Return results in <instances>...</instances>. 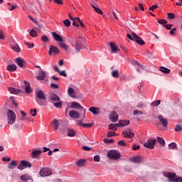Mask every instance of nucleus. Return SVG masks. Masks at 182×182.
I'll list each match as a JSON object with an SVG mask.
<instances>
[{
	"label": "nucleus",
	"instance_id": "f257e3e1",
	"mask_svg": "<svg viewBox=\"0 0 182 182\" xmlns=\"http://www.w3.org/2000/svg\"><path fill=\"white\" fill-rule=\"evenodd\" d=\"M52 36L54 38L56 42H60L58 45L60 46V48H62V49H64V50H69V46L63 43V38H62L60 35L54 31L52 33Z\"/></svg>",
	"mask_w": 182,
	"mask_h": 182
},
{
	"label": "nucleus",
	"instance_id": "f03ea898",
	"mask_svg": "<svg viewBox=\"0 0 182 182\" xmlns=\"http://www.w3.org/2000/svg\"><path fill=\"white\" fill-rule=\"evenodd\" d=\"M165 177L168 178L169 182H182V177L176 176V173L168 172L164 174Z\"/></svg>",
	"mask_w": 182,
	"mask_h": 182
},
{
	"label": "nucleus",
	"instance_id": "7ed1b4c3",
	"mask_svg": "<svg viewBox=\"0 0 182 182\" xmlns=\"http://www.w3.org/2000/svg\"><path fill=\"white\" fill-rule=\"evenodd\" d=\"M107 156L110 160H119L122 157V154L117 150L109 151Z\"/></svg>",
	"mask_w": 182,
	"mask_h": 182
},
{
	"label": "nucleus",
	"instance_id": "20e7f679",
	"mask_svg": "<svg viewBox=\"0 0 182 182\" xmlns=\"http://www.w3.org/2000/svg\"><path fill=\"white\" fill-rule=\"evenodd\" d=\"M6 114L8 124H14V123H15L16 120V114H15V112H14V111L11 109H8Z\"/></svg>",
	"mask_w": 182,
	"mask_h": 182
},
{
	"label": "nucleus",
	"instance_id": "39448f33",
	"mask_svg": "<svg viewBox=\"0 0 182 182\" xmlns=\"http://www.w3.org/2000/svg\"><path fill=\"white\" fill-rule=\"evenodd\" d=\"M70 109H78L82 112V119H86V109L77 102H72L70 106Z\"/></svg>",
	"mask_w": 182,
	"mask_h": 182
},
{
	"label": "nucleus",
	"instance_id": "423d86ee",
	"mask_svg": "<svg viewBox=\"0 0 182 182\" xmlns=\"http://www.w3.org/2000/svg\"><path fill=\"white\" fill-rule=\"evenodd\" d=\"M32 167V164L28 161L22 160L20 164L17 166L18 170H25V168H31Z\"/></svg>",
	"mask_w": 182,
	"mask_h": 182
},
{
	"label": "nucleus",
	"instance_id": "0eeeda50",
	"mask_svg": "<svg viewBox=\"0 0 182 182\" xmlns=\"http://www.w3.org/2000/svg\"><path fill=\"white\" fill-rule=\"evenodd\" d=\"M75 53H80L82 49H85L80 40H75L73 46Z\"/></svg>",
	"mask_w": 182,
	"mask_h": 182
},
{
	"label": "nucleus",
	"instance_id": "6e6552de",
	"mask_svg": "<svg viewBox=\"0 0 182 182\" xmlns=\"http://www.w3.org/2000/svg\"><path fill=\"white\" fill-rule=\"evenodd\" d=\"M156 141V139H149L144 144V146L146 147V149H154Z\"/></svg>",
	"mask_w": 182,
	"mask_h": 182
},
{
	"label": "nucleus",
	"instance_id": "1a4fd4ad",
	"mask_svg": "<svg viewBox=\"0 0 182 182\" xmlns=\"http://www.w3.org/2000/svg\"><path fill=\"white\" fill-rule=\"evenodd\" d=\"M39 174L41 177H48V176L52 174V171L49 168H42L39 171Z\"/></svg>",
	"mask_w": 182,
	"mask_h": 182
},
{
	"label": "nucleus",
	"instance_id": "9d476101",
	"mask_svg": "<svg viewBox=\"0 0 182 182\" xmlns=\"http://www.w3.org/2000/svg\"><path fill=\"white\" fill-rule=\"evenodd\" d=\"M132 35L135 41V42H136V43H138L139 45H146V43L144 42V41H143V39L141 37H139V36H137V34H136V33L134 32H132Z\"/></svg>",
	"mask_w": 182,
	"mask_h": 182
},
{
	"label": "nucleus",
	"instance_id": "9b49d317",
	"mask_svg": "<svg viewBox=\"0 0 182 182\" xmlns=\"http://www.w3.org/2000/svg\"><path fill=\"white\" fill-rule=\"evenodd\" d=\"M53 53H55V55H58L60 53V50H59V48H58V47L50 45L48 50V55L52 56Z\"/></svg>",
	"mask_w": 182,
	"mask_h": 182
},
{
	"label": "nucleus",
	"instance_id": "f8f14e48",
	"mask_svg": "<svg viewBox=\"0 0 182 182\" xmlns=\"http://www.w3.org/2000/svg\"><path fill=\"white\" fill-rule=\"evenodd\" d=\"M109 120L112 122V123H116V122L119 120V114H117V112H116V111H113L109 115Z\"/></svg>",
	"mask_w": 182,
	"mask_h": 182
},
{
	"label": "nucleus",
	"instance_id": "ddd939ff",
	"mask_svg": "<svg viewBox=\"0 0 182 182\" xmlns=\"http://www.w3.org/2000/svg\"><path fill=\"white\" fill-rule=\"evenodd\" d=\"M15 63L21 68H25V65H26V61L21 57L16 58Z\"/></svg>",
	"mask_w": 182,
	"mask_h": 182
},
{
	"label": "nucleus",
	"instance_id": "4468645a",
	"mask_svg": "<svg viewBox=\"0 0 182 182\" xmlns=\"http://www.w3.org/2000/svg\"><path fill=\"white\" fill-rule=\"evenodd\" d=\"M69 116L71 119H80V114L73 109L69 112Z\"/></svg>",
	"mask_w": 182,
	"mask_h": 182
},
{
	"label": "nucleus",
	"instance_id": "2eb2a0df",
	"mask_svg": "<svg viewBox=\"0 0 182 182\" xmlns=\"http://www.w3.org/2000/svg\"><path fill=\"white\" fill-rule=\"evenodd\" d=\"M83 120H85V119H83L82 115V119L77 121L78 126H82V127H92L93 126V123L85 124L83 123Z\"/></svg>",
	"mask_w": 182,
	"mask_h": 182
},
{
	"label": "nucleus",
	"instance_id": "dca6fc26",
	"mask_svg": "<svg viewBox=\"0 0 182 182\" xmlns=\"http://www.w3.org/2000/svg\"><path fill=\"white\" fill-rule=\"evenodd\" d=\"M123 135L124 137H128L129 139H132V137H134V133L132 132V129H128L123 132Z\"/></svg>",
	"mask_w": 182,
	"mask_h": 182
},
{
	"label": "nucleus",
	"instance_id": "f3484780",
	"mask_svg": "<svg viewBox=\"0 0 182 182\" xmlns=\"http://www.w3.org/2000/svg\"><path fill=\"white\" fill-rule=\"evenodd\" d=\"M35 100L39 106H48V101L46 99L35 98Z\"/></svg>",
	"mask_w": 182,
	"mask_h": 182
},
{
	"label": "nucleus",
	"instance_id": "a211bd4d",
	"mask_svg": "<svg viewBox=\"0 0 182 182\" xmlns=\"http://www.w3.org/2000/svg\"><path fill=\"white\" fill-rule=\"evenodd\" d=\"M158 119H159L160 123L162 124V126L164 127H167V126L168 125V121H167L166 119L163 117V115H159Z\"/></svg>",
	"mask_w": 182,
	"mask_h": 182
},
{
	"label": "nucleus",
	"instance_id": "6ab92c4d",
	"mask_svg": "<svg viewBox=\"0 0 182 182\" xmlns=\"http://www.w3.org/2000/svg\"><path fill=\"white\" fill-rule=\"evenodd\" d=\"M88 110L94 115H97L100 113V108L97 107H91L88 109Z\"/></svg>",
	"mask_w": 182,
	"mask_h": 182
},
{
	"label": "nucleus",
	"instance_id": "aec40b11",
	"mask_svg": "<svg viewBox=\"0 0 182 182\" xmlns=\"http://www.w3.org/2000/svg\"><path fill=\"white\" fill-rule=\"evenodd\" d=\"M48 97L51 102H59L60 100V97L55 93H50Z\"/></svg>",
	"mask_w": 182,
	"mask_h": 182
},
{
	"label": "nucleus",
	"instance_id": "412c9836",
	"mask_svg": "<svg viewBox=\"0 0 182 182\" xmlns=\"http://www.w3.org/2000/svg\"><path fill=\"white\" fill-rule=\"evenodd\" d=\"M130 124V121L129 120H119V123L116 124L118 127H124V126H129Z\"/></svg>",
	"mask_w": 182,
	"mask_h": 182
},
{
	"label": "nucleus",
	"instance_id": "4be33fe9",
	"mask_svg": "<svg viewBox=\"0 0 182 182\" xmlns=\"http://www.w3.org/2000/svg\"><path fill=\"white\" fill-rule=\"evenodd\" d=\"M41 154H42V151L33 150L31 152V157H32V159H38V157H39V156H41Z\"/></svg>",
	"mask_w": 182,
	"mask_h": 182
},
{
	"label": "nucleus",
	"instance_id": "5701e85b",
	"mask_svg": "<svg viewBox=\"0 0 182 182\" xmlns=\"http://www.w3.org/2000/svg\"><path fill=\"white\" fill-rule=\"evenodd\" d=\"M23 83L25 84L26 93H32V89L31 88V84L26 80H24Z\"/></svg>",
	"mask_w": 182,
	"mask_h": 182
},
{
	"label": "nucleus",
	"instance_id": "b1692460",
	"mask_svg": "<svg viewBox=\"0 0 182 182\" xmlns=\"http://www.w3.org/2000/svg\"><path fill=\"white\" fill-rule=\"evenodd\" d=\"M129 160L132 163H141L143 161V159L141 158V156H137L130 158Z\"/></svg>",
	"mask_w": 182,
	"mask_h": 182
},
{
	"label": "nucleus",
	"instance_id": "393cba45",
	"mask_svg": "<svg viewBox=\"0 0 182 182\" xmlns=\"http://www.w3.org/2000/svg\"><path fill=\"white\" fill-rule=\"evenodd\" d=\"M16 69H18V66L15 64H10L6 67V70L9 72H16Z\"/></svg>",
	"mask_w": 182,
	"mask_h": 182
},
{
	"label": "nucleus",
	"instance_id": "a878e982",
	"mask_svg": "<svg viewBox=\"0 0 182 182\" xmlns=\"http://www.w3.org/2000/svg\"><path fill=\"white\" fill-rule=\"evenodd\" d=\"M37 99H46V95H45V92L43 90H39L36 93Z\"/></svg>",
	"mask_w": 182,
	"mask_h": 182
},
{
	"label": "nucleus",
	"instance_id": "bb28decb",
	"mask_svg": "<svg viewBox=\"0 0 182 182\" xmlns=\"http://www.w3.org/2000/svg\"><path fill=\"white\" fill-rule=\"evenodd\" d=\"M86 159H79L75 162V164L78 167H83V166L86 164Z\"/></svg>",
	"mask_w": 182,
	"mask_h": 182
},
{
	"label": "nucleus",
	"instance_id": "cd10ccee",
	"mask_svg": "<svg viewBox=\"0 0 182 182\" xmlns=\"http://www.w3.org/2000/svg\"><path fill=\"white\" fill-rule=\"evenodd\" d=\"M68 93L70 97H73V99H76V95H75V90H73V88H68Z\"/></svg>",
	"mask_w": 182,
	"mask_h": 182
},
{
	"label": "nucleus",
	"instance_id": "c85d7f7f",
	"mask_svg": "<svg viewBox=\"0 0 182 182\" xmlns=\"http://www.w3.org/2000/svg\"><path fill=\"white\" fill-rule=\"evenodd\" d=\"M67 131H68L67 134L68 137H75V136H76L75 130H73L72 129H68Z\"/></svg>",
	"mask_w": 182,
	"mask_h": 182
},
{
	"label": "nucleus",
	"instance_id": "c756f323",
	"mask_svg": "<svg viewBox=\"0 0 182 182\" xmlns=\"http://www.w3.org/2000/svg\"><path fill=\"white\" fill-rule=\"evenodd\" d=\"M11 49H13V50L14 52H16L17 53H19V52H21V48H19V46L16 43L11 45Z\"/></svg>",
	"mask_w": 182,
	"mask_h": 182
},
{
	"label": "nucleus",
	"instance_id": "7c9ffc66",
	"mask_svg": "<svg viewBox=\"0 0 182 182\" xmlns=\"http://www.w3.org/2000/svg\"><path fill=\"white\" fill-rule=\"evenodd\" d=\"M109 46L113 53H116V52H119V48H117V46H116V44L114 43H110Z\"/></svg>",
	"mask_w": 182,
	"mask_h": 182
},
{
	"label": "nucleus",
	"instance_id": "2f4dec72",
	"mask_svg": "<svg viewBox=\"0 0 182 182\" xmlns=\"http://www.w3.org/2000/svg\"><path fill=\"white\" fill-rule=\"evenodd\" d=\"M9 92H10V93H11L12 95H18V93H21V90L14 87H9Z\"/></svg>",
	"mask_w": 182,
	"mask_h": 182
},
{
	"label": "nucleus",
	"instance_id": "473e14b6",
	"mask_svg": "<svg viewBox=\"0 0 182 182\" xmlns=\"http://www.w3.org/2000/svg\"><path fill=\"white\" fill-rule=\"evenodd\" d=\"M16 166H18V163L16 162V161H12L8 165V168H9V170H13V168H15V167H16Z\"/></svg>",
	"mask_w": 182,
	"mask_h": 182
},
{
	"label": "nucleus",
	"instance_id": "72a5a7b5",
	"mask_svg": "<svg viewBox=\"0 0 182 182\" xmlns=\"http://www.w3.org/2000/svg\"><path fill=\"white\" fill-rule=\"evenodd\" d=\"M159 70L162 72V73H164L165 75H168L171 70L165 67H160Z\"/></svg>",
	"mask_w": 182,
	"mask_h": 182
},
{
	"label": "nucleus",
	"instance_id": "f704fd0d",
	"mask_svg": "<svg viewBox=\"0 0 182 182\" xmlns=\"http://www.w3.org/2000/svg\"><path fill=\"white\" fill-rule=\"evenodd\" d=\"M21 180L22 181H28V180H31V175L26 173L21 176Z\"/></svg>",
	"mask_w": 182,
	"mask_h": 182
},
{
	"label": "nucleus",
	"instance_id": "c9c22d12",
	"mask_svg": "<svg viewBox=\"0 0 182 182\" xmlns=\"http://www.w3.org/2000/svg\"><path fill=\"white\" fill-rule=\"evenodd\" d=\"M46 76V74L43 71H41L39 73V75L37 76V79L38 80H43Z\"/></svg>",
	"mask_w": 182,
	"mask_h": 182
},
{
	"label": "nucleus",
	"instance_id": "e433bc0d",
	"mask_svg": "<svg viewBox=\"0 0 182 182\" xmlns=\"http://www.w3.org/2000/svg\"><path fill=\"white\" fill-rule=\"evenodd\" d=\"M57 102H54L53 103V106H55V107H56L57 109H60V107H62L63 102L62 101H60V100L59 101H56Z\"/></svg>",
	"mask_w": 182,
	"mask_h": 182
},
{
	"label": "nucleus",
	"instance_id": "4c0bfd02",
	"mask_svg": "<svg viewBox=\"0 0 182 182\" xmlns=\"http://www.w3.org/2000/svg\"><path fill=\"white\" fill-rule=\"evenodd\" d=\"M53 124L55 132L58 131V129H59V121H58V119H54L53 121Z\"/></svg>",
	"mask_w": 182,
	"mask_h": 182
},
{
	"label": "nucleus",
	"instance_id": "58836bf2",
	"mask_svg": "<svg viewBox=\"0 0 182 182\" xmlns=\"http://www.w3.org/2000/svg\"><path fill=\"white\" fill-rule=\"evenodd\" d=\"M133 114L134 116H141V115L144 114V112L143 111H140L139 109H134L133 111Z\"/></svg>",
	"mask_w": 182,
	"mask_h": 182
},
{
	"label": "nucleus",
	"instance_id": "ea45409f",
	"mask_svg": "<svg viewBox=\"0 0 182 182\" xmlns=\"http://www.w3.org/2000/svg\"><path fill=\"white\" fill-rule=\"evenodd\" d=\"M157 141H159L161 146H166V141H164V139H163L162 137L157 136Z\"/></svg>",
	"mask_w": 182,
	"mask_h": 182
},
{
	"label": "nucleus",
	"instance_id": "a19ab883",
	"mask_svg": "<svg viewBox=\"0 0 182 182\" xmlns=\"http://www.w3.org/2000/svg\"><path fill=\"white\" fill-rule=\"evenodd\" d=\"M29 35L31 38H36L38 36V33H36V31L31 29L29 32Z\"/></svg>",
	"mask_w": 182,
	"mask_h": 182
},
{
	"label": "nucleus",
	"instance_id": "79ce46f5",
	"mask_svg": "<svg viewBox=\"0 0 182 182\" xmlns=\"http://www.w3.org/2000/svg\"><path fill=\"white\" fill-rule=\"evenodd\" d=\"M91 6L93 8L94 11H95V12L100 14V15H103V11H102V9L93 6V4H92Z\"/></svg>",
	"mask_w": 182,
	"mask_h": 182
},
{
	"label": "nucleus",
	"instance_id": "37998d69",
	"mask_svg": "<svg viewBox=\"0 0 182 182\" xmlns=\"http://www.w3.org/2000/svg\"><path fill=\"white\" fill-rule=\"evenodd\" d=\"M168 149L171 150H174V149H177V144L176 142H172L168 144Z\"/></svg>",
	"mask_w": 182,
	"mask_h": 182
},
{
	"label": "nucleus",
	"instance_id": "c03bdc74",
	"mask_svg": "<svg viewBox=\"0 0 182 182\" xmlns=\"http://www.w3.org/2000/svg\"><path fill=\"white\" fill-rule=\"evenodd\" d=\"M112 77H119V70H113L111 73Z\"/></svg>",
	"mask_w": 182,
	"mask_h": 182
},
{
	"label": "nucleus",
	"instance_id": "a18cd8bd",
	"mask_svg": "<svg viewBox=\"0 0 182 182\" xmlns=\"http://www.w3.org/2000/svg\"><path fill=\"white\" fill-rule=\"evenodd\" d=\"M117 127H119L117 125H116V124H110L109 125V130H117Z\"/></svg>",
	"mask_w": 182,
	"mask_h": 182
},
{
	"label": "nucleus",
	"instance_id": "49530a36",
	"mask_svg": "<svg viewBox=\"0 0 182 182\" xmlns=\"http://www.w3.org/2000/svg\"><path fill=\"white\" fill-rule=\"evenodd\" d=\"M104 143H106V144H112V143H114V140H113V139H105Z\"/></svg>",
	"mask_w": 182,
	"mask_h": 182
},
{
	"label": "nucleus",
	"instance_id": "de8ad7c7",
	"mask_svg": "<svg viewBox=\"0 0 182 182\" xmlns=\"http://www.w3.org/2000/svg\"><path fill=\"white\" fill-rule=\"evenodd\" d=\"M160 103H161V101H160V100H157L151 102V106H155L156 107H157V106H159Z\"/></svg>",
	"mask_w": 182,
	"mask_h": 182
},
{
	"label": "nucleus",
	"instance_id": "09e8293b",
	"mask_svg": "<svg viewBox=\"0 0 182 182\" xmlns=\"http://www.w3.org/2000/svg\"><path fill=\"white\" fill-rule=\"evenodd\" d=\"M41 41L44 42V43H46L47 42H49V38H48L46 36L43 35L41 36Z\"/></svg>",
	"mask_w": 182,
	"mask_h": 182
},
{
	"label": "nucleus",
	"instance_id": "8fccbe9b",
	"mask_svg": "<svg viewBox=\"0 0 182 182\" xmlns=\"http://www.w3.org/2000/svg\"><path fill=\"white\" fill-rule=\"evenodd\" d=\"M114 136H116V132H114L113 131H109L107 134V137H113Z\"/></svg>",
	"mask_w": 182,
	"mask_h": 182
},
{
	"label": "nucleus",
	"instance_id": "3c124183",
	"mask_svg": "<svg viewBox=\"0 0 182 182\" xmlns=\"http://www.w3.org/2000/svg\"><path fill=\"white\" fill-rule=\"evenodd\" d=\"M60 76H63L64 77H68V74L66 73V70H63V71H59L58 72Z\"/></svg>",
	"mask_w": 182,
	"mask_h": 182
},
{
	"label": "nucleus",
	"instance_id": "603ef678",
	"mask_svg": "<svg viewBox=\"0 0 182 182\" xmlns=\"http://www.w3.org/2000/svg\"><path fill=\"white\" fill-rule=\"evenodd\" d=\"M158 23H160L161 25H166L167 23V20L166 19H159L157 20Z\"/></svg>",
	"mask_w": 182,
	"mask_h": 182
},
{
	"label": "nucleus",
	"instance_id": "864d4df0",
	"mask_svg": "<svg viewBox=\"0 0 182 182\" xmlns=\"http://www.w3.org/2000/svg\"><path fill=\"white\" fill-rule=\"evenodd\" d=\"M117 144L118 146H122V147H126V146H127L126 141L123 140L118 141Z\"/></svg>",
	"mask_w": 182,
	"mask_h": 182
},
{
	"label": "nucleus",
	"instance_id": "5fc2aeb1",
	"mask_svg": "<svg viewBox=\"0 0 182 182\" xmlns=\"http://www.w3.org/2000/svg\"><path fill=\"white\" fill-rule=\"evenodd\" d=\"M63 23L65 25V26H67V28H69V26H70V21H69V19H65V21H63Z\"/></svg>",
	"mask_w": 182,
	"mask_h": 182
},
{
	"label": "nucleus",
	"instance_id": "6e6d98bb",
	"mask_svg": "<svg viewBox=\"0 0 182 182\" xmlns=\"http://www.w3.org/2000/svg\"><path fill=\"white\" fill-rule=\"evenodd\" d=\"M24 43H25V45H26V46L28 48V49H32V48H33L35 46V44L31 43L29 42H25Z\"/></svg>",
	"mask_w": 182,
	"mask_h": 182
},
{
	"label": "nucleus",
	"instance_id": "4d7b16f0",
	"mask_svg": "<svg viewBox=\"0 0 182 182\" xmlns=\"http://www.w3.org/2000/svg\"><path fill=\"white\" fill-rule=\"evenodd\" d=\"M175 132H182V127L180 124H176L175 127Z\"/></svg>",
	"mask_w": 182,
	"mask_h": 182
},
{
	"label": "nucleus",
	"instance_id": "13d9d810",
	"mask_svg": "<svg viewBox=\"0 0 182 182\" xmlns=\"http://www.w3.org/2000/svg\"><path fill=\"white\" fill-rule=\"evenodd\" d=\"M137 107L139 109H144V107H146V105H144L143 102H139L137 105Z\"/></svg>",
	"mask_w": 182,
	"mask_h": 182
},
{
	"label": "nucleus",
	"instance_id": "bf43d9fd",
	"mask_svg": "<svg viewBox=\"0 0 182 182\" xmlns=\"http://www.w3.org/2000/svg\"><path fill=\"white\" fill-rule=\"evenodd\" d=\"M30 113L33 117H35L36 116V109H31Z\"/></svg>",
	"mask_w": 182,
	"mask_h": 182
},
{
	"label": "nucleus",
	"instance_id": "052dcab7",
	"mask_svg": "<svg viewBox=\"0 0 182 182\" xmlns=\"http://www.w3.org/2000/svg\"><path fill=\"white\" fill-rule=\"evenodd\" d=\"M94 161L99 163L100 161V155H95L94 156Z\"/></svg>",
	"mask_w": 182,
	"mask_h": 182
},
{
	"label": "nucleus",
	"instance_id": "680f3d73",
	"mask_svg": "<svg viewBox=\"0 0 182 182\" xmlns=\"http://www.w3.org/2000/svg\"><path fill=\"white\" fill-rule=\"evenodd\" d=\"M168 18L169 19H174L176 18V15H174V14H173V13H168Z\"/></svg>",
	"mask_w": 182,
	"mask_h": 182
},
{
	"label": "nucleus",
	"instance_id": "e2e57ef3",
	"mask_svg": "<svg viewBox=\"0 0 182 182\" xmlns=\"http://www.w3.org/2000/svg\"><path fill=\"white\" fill-rule=\"evenodd\" d=\"M157 8H159V6H157L156 4H154V6L149 7V11H154L156 9H157Z\"/></svg>",
	"mask_w": 182,
	"mask_h": 182
},
{
	"label": "nucleus",
	"instance_id": "0e129e2a",
	"mask_svg": "<svg viewBox=\"0 0 182 182\" xmlns=\"http://www.w3.org/2000/svg\"><path fill=\"white\" fill-rule=\"evenodd\" d=\"M50 86L52 89H59V85L55 83H51Z\"/></svg>",
	"mask_w": 182,
	"mask_h": 182
},
{
	"label": "nucleus",
	"instance_id": "69168bd1",
	"mask_svg": "<svg viewBox=\"0 0 182 182\" xmlns=\"http://www.w3.org/2000/svg\"><path fill=\"white\" fill-rule=\"evenodd\" d=\"M164 28H166V29H167V31H170V29H171V28H173V24L165 25Z\"/></svg>",
	"mask_w": 182,
	"mask_h": 182
},
{
	"label": "nucleus",
	"instance_id": "338daca9",
	"mask_svg": "<svg viewBox=\"0 0 182 182\" xmlns=\"http://www.w3.org/2000/svg\"><path fill=\"white\" fill-rule=\"evenodd\" d=\"M82 149L85 151H90V150H92V148L87 146H82Z\"/></svg>",
	"mask_w": 182,
	"mask_h": 182
},
{
	"label": "nucleus",
	"instance_id": "774afa93",
	"mask_svg": "<svg viewBox=\"0 0 182 182\" xmlns=\"http://www.w3.org/2000/svg\"><path fill=\"white\" fill-rule=\"evenodd\" d=\"M148 53V58H149V59H151V58H153L154 54L153 53L150 52V51H147Z\"/></svg>",
	"mask_w": 182,
	"mask_h": 182
}]
</instances>
